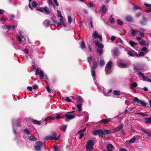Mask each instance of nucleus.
Listing matches in <instances>:
<instances>
[{
  "label": "nucleus",
  "mask_w": 151,
  "mask_h": 151,
  "mask_svg": "<svg viewBox=\"0 0 151 151\" xmlns=\"http://www.w3.org/2000/svg\"><path fill=\"white\" fill-rule=\"evenodd\" d=\"M61 118L60 115L58 114H55L52 115L48 116L46 118H42V119L43 121L50 120H51L55 119H58Z\"/></svg>",
  "instance_id": "1"
},
{
  "label": "nucleus",
  "mask_w": 151,
  "mask_h": 151,
  "mask_svg": "<svg viewBox=\"0 0 151 151\" xmlns=\"http://www.w3.org/2000/svg\"><path fill=\"white\" fill-rule=\"evenodd\" d=\"M94 142L93 140H88L86 145V149L87 151H92Z\"/></svg>",
  "instance_id": "2"
},
{
  "label": "nucleus",
  "mask_w": 151,
  "mask_h": 151,
  "mask_svg": "<svg viewBox=\"0 0 151 151\" xmlns=\"http://www.w3.org/2000/svg\"><path fill=\"white\" fill-rule=\"evenodd\" d=\"M74 112V111H73L71 112H69L68 114H65L64 116L66 122H68L70 120L72 119L75 117L74 114L70 113L71 112L73 113Z\"/></svg>",
  "instance_id": "3"
},
{
  "label": "nucleus",
  "mask_w": 151,
  "mask_h": 151,
  "mask_svg": "<svg viewBox=\"0 0 151 151\" xmlns=\"http://www.w3.org/2000/svg\"><path fill=\"white\" fill-rule=\"evenodd\" d=\"M43 146L42 142L41 141L36 142L34 147V148L36 151H39Z\"/></svg>",
  "instance_id": "4"
},
{
  "label": "nucleus",
  "mask_w": 151,
  "mask_h": 151,
  "mask_svg": "<svg viewBox=\"0 0 151 151\" xmlns=\"http://www.w3.org/2000/svg\"><path fill=\"white\" fill-rule=\"evenodd\" d=\"M148 52V51H147V47L146 46L144 47L140 50L139 54H138V56H139V57L143 56L145 55V54L144 53V52L145 53H147Z\"/></svg>",
  "instance_id": "5"
},
{
  "label": "nucleus",
  "mask_w": 151,
  "mask_h": 151,
  "mask_svg": "<svg viewBox=\"0 0 151 151\" xmlns=\"http://www.w3.org/2000/svg\"><path fill=\"white\" fill-rule=\"evenodd\" d=\"M86 131V128H84L82 129H81L79 130L77 133V134L79 135V139H81L82 138L84 135V133Z\"/></svg>",
  "instance_id": "6"
},
{
  "label": "nucleus",
  "mask_w": 151,
  "mask_h": 151,
  "mask_svg": "<svg viewBox=\"0 0 151 151\" xmlns=\"http://www.w3.org/2000/svg\"><path fill=\"white\" fill-rule=\"evenodd\" d=\"M102 129H100L99 130H96L93 131L92 132L93 134L96 135H98L99 137L102 138V134H101Z\"/></svg>",
  "instance_id": "7"
},
{
  "label": "nucleus",
  "mask_w": 151,
  "mask_h": 151,
  "mask_svg": "<svg viewBox=\"0 0 151 151\" xmlns=\"http://www.w3.org/2000/svg\"><path fill=\"white\" fill-rule=\"evenodd\" d=\"M2 26L5 29H6L9 30H12L15 29L17 27V26L15 25H14L13 26H12L10 25H4Z\"/></svg>",
  "instance_id": "8"
},
{
  "label": "nucleus",
  "mask_w": 151,
  "mask_h": 151,
  "mask_svg": "<svg viewBox=\"0 0 151 151\" xmlns=\"http://www.w3.org/2000/svg\"><path fill=\"white\" fill-rule=\"evenodd\" d=\"M127 54L130 56L132 57H134L135 56L137 57H139L138 56V54L133 50H131L130 51L127 52Z\"/></svg>",
  "instance_id": "9"
},
{
  "label": "nucleus",
  "mask_w": 151,
  "mask_h": 151,
  "mask_svg": "<svg viewBox=\"0 0 151 151\" xmlns=\"http://www.w3.org/2000/svg\"><path fill=\"white\" fill-rule=\"evenodd\" d=\"M35 75L38 76L39 74L41 78H42L44 76V74L43 71L41 70L39 72V69H37L35 73Z\"/></svg>",
  "instance_id": "10"
},
{
  "label": "nucleus",
  "mask_w": 151,
  "mask_h": 151,
  "mask_svg": "<svg viewBox=\"0 0 151 151\" xmlns=\"http://www.w3.org/2000/svg\"><path fill=\"white\" fill-rule=\"evenodd\" d=\"M93 37L94 38L96 39L97 38H98L101 41L102 40V37L101 35H99L97 31H95L93 32Z\"/></svg>",
  "instance_id": "11"
},
{
  "label": "nucleus",
  "mask_w": 151,
  "mask_h": 151,
  "mask_svg": "<svg viewBox=\"0 0 151 151\" xmlns=\"http://www.w3.org/2000/svg\"><path fill=\"white\" fill-rule=\"evenodd\" d=\"M130 34L132 36H134L138 34V31L137 29L131 28Z\"/></svg>",
  "instance_id": "12"
},
{
  "label": "nucleus",
  "mask_w": 151,
  "mask_h": 151,
  "mask_svg": "<svg viewBox=\"0 0 151 151\" xmlns=\"http://www.w3.org/2000/svg\"><path fill=\"white\" fill-rule=\"evenodd\" d=\"M139 43L142 46L148 47L149 46V43L146 41L145 40H142L139 42Z\"/></svg>",
  "instance_id": "13"
},
{
  "label": "nucleus",
  "mask_w": 151,
  "mask_h": 151,
  "mask_svg": "<svg viewBox=\"0 0 151 151\" xmlns=\"http://www.w3.org/2000/svg\"><path fill=\"white\" fill-rule=\"evenodd\" d=\"M103 88V94L106 96H108L109 95V94L111 93L112 90L111 89H110L109 91H106V90L105 89Z\"/></svg>",
  "instance_id": "14"
},
{
  "label": "nucleus",
  "mask_w": 151,
  "mask_h": 151,
  "mask_svg": "<svg viewBox=\"0 0 151 151\" xmlns=\"http://www.w3.org/2000/svg\"><path fill=\"white\" fill-rule=\"evenodd\" d=\"M145 29L143 28H140L139 29L138 31V33L139 35L141 37H144V32L145 31Z\"/></svg>",
  "instance_id": "15"
},
{
  "label": "nucleus",
  "mask_w": 151,
  "mask_h": 151,
  "mask_svg": "<svg viewBox=\"0 0 151 151\" xmlns=\"http://www.w3.org/2000/svg\"><path fill=\"white\" fill-rule=\"evenodd\" d=\"M91 75L92 76L93 78V79H94V82L95 84L98 86V84L97 83V81L96 80V77L95 76V72L94 70H91Z\"/></svg>",
  "instance_id": "16"
},
{
  "label": "nucleus",
  "mask_w": 151,
  "mask_h": 151,
  "mask_svg": "<svg viewBox=\"0 0 151 151\" xmlns=\"http://www.w3.org/2000/svg\"><path fill=\"white\" fill-rule=\"evenodd\" d=\"M98 64L95 62L93 63L92 65H90V67L92 70H94L96 69L98 67Z\"/></svg>",
  "instance_id": "17"
},
{
  "label": "nucleus",
  "mask_w": 151,
  "mask_h": 151,
  "mask_svg": "<svg viewBox=\"0 0 151 151\" xmlns=\"http://www.w3.org/2000/svg\"><path fill=\"white\" fill-rule=\"evenodd\" d=\"M56 134L55 132L53 131L51 132V136L53 139V140H57L59 138V136L58 137H56Z\"/></svg>",
  "instance_id": "18"
},
{
  "label": "nucleus",
  "mask_w": 151,
  "mask_h": 151,
  "mask_svg": "<svg viewBox=\"0 0 151 151\" xmlns=\"http://www.w3.org/2000/svg\"><path fill=\"white\" fill-rule=\"evenodd\" d=\"M134 68L135 70L141 71L143 69V67L140 65H138L134 66Z\"/></svg>",
  "instance_id": "19"
},
{
  "label": "nucleus",
  "mask_w": 151,
  "mask_h": 151,
  "mask_svg": "<svg viewBox=\"0 0 151 151\" xmlns=\"http://www.w3.org/2000/svg\"><path fill=\"white\" fill-rule=\"evenodd\" d=\"M123 127V125L122 124H121L120 125L118 126L117 127L115 128L114 129V132H117L120 131L122 129Z\"/></svg>",
  "instance_id": "20"
},
{
  "label": "nucleus",
  "mask_w": 151,
  "mask_h": 151,
  "mask_svg": "<svg viewBox=\"0 0 151 151\" xmlns=\"http://www.w3.org/2000/svg\"><path fill=\"white\" fill-rule=\"evenodd\" d=\"M107 151H111L114 149L113 146L111 144H108L107 145Z\"/></svg>",
  "instance_id": "21"
},
{
  "label": "nucleus",
  "mask_w": 151,
  "mask_h": 151,
  "mask_svg": "<svg viewBox=\"0 0 151 151\" xmlns=\"http://www.w3.org/2000/svg\"><path fill=\"white\" fill-rule=\"evenodd\" d=\"M95 44L99 48V49L103 48L104 47L103 45L100 43L99 41H96L95 42Z\"/></svg>",
  "instance_id": "22"
},
{
  "label": "nucleus",
  "mask_w": 151,
  "mask_h": 151,
  "mask_svg": "<svg viewBox=\"0 0 151 151\" xmlns=\"http://www.w3.org/2000/svg\"><path fill=\"white\" fill-rule=\"evenodd\" d=\"M129 44L132 47L135 49H136V47L137 45V44L136 43L132 41H130Z\"/></svg>",
  "instance_id": "23"
},
{
  "label": "nucleus",
  "mask_w": 151,
  "mask_h": 151,
  "mask_svg": "<svg viewBox=\"0 0 151 151\" xmlns=\"http://www.w3.org/2000/svg\"><path fill=\"white\" fill-rule=\"evenodd\" d=\"M19 36H18L17 38H18V41L19 42H22V39L24 40L25 38H24V37L22 35L21 33V32L19 31Z\"/></svg>",
  "instance_id": "24"
},
{
  "label": "nucleus",
  "mask_w": 151,
  "mask_h": 151,
  "mask_svg": "<svg viewBox=\"0 0 151 151\" xmlns=\"http://www.w3.org/2000/svg\"><path fill=\"white\" fill-rule=\"evenodd\" d=\"M111 133V131L109 130L104 129L103 130L102 129L101 134H102V138L103 137L104 134H106Z\"/></svg>",
  "instance_id": "25"
},
{
  "label": "nucleus",
  "mask_w": 151,
  "mask_h": 151,
  "mask_svg": "<svg viewBox=\"0 0 151 151\" xmlns=\"http://www.w3.org/2000/svg\"><path fill=\"white\" fill-rule=\"evenodd\" d=\"M117 63L118 65L121 68H125L127 66L126 64L123 63Z\"/></svg>",
  "instance_id": "26"
},
{
  "label": "nucleus",
  "mask_w": 151,
  "mask_h": 151,
  "mask_svg": "<svg viewBox=\"0 0 151 151\" xmlns=\"http://www.w3.org/2000/svg\"><path fill=\"white\" fill-rule=\"evenodd\" d=\"M145 123L147 124H149L151 123V116L146 118L145 119Z\"/></svg>",
  "instance_id": "27"
},
{
  "label": "nucleus",
  "mask_w": 151,
  "mask_h": 151,
  "mask_svg": "<svg viewBox=\"0 0 151 151\" xmlns=\"http://www.w3.org/2000/svg\"><path fill=\"white\" fill-rule=\"evenodd\" d=\"M43 24L46 27H47L49 26L50 24V22L49 20L46 19L44 21Z\"/></svg>",
  "instance_id": "28"
},
{
  "label": "nucleus",
  "mask_w": 151,
  "mask_h": 151,
  "mask_svg": "<svg viewBox=\"0 0 151 151\" xmlns=\"http://www.w3.org/2000/svg\"><path fill=\"white\" fill-rule=\"evenodd\" d=\"M126 19L127 21L129 22H132L133 21L132 17L129 15H128L126 17Z\"/></svg>",
  "instance_id": "29"
},
{
  "label": "nucleus",
  "mask_w": 151,
  "mask_h": 151,
  "mask_svg": "<svg viewBox=\"0 0 151 151\" xmlns=\"http://www.w3.org/2000/svg\"><path fill=\"white\" fill-rule=\"evenodd\" d=\"M147 21V19L144 17H143L142 20L140 22V24L142 25H145Z\"/></svg>",
  "instance_id": "30"
},
{
  "label": "nucleus",
  "mask_w": 151,
  "mask_h": 151,
  "mask_svg": "<svg viewBox=\"0 0 151 151\" xmlns=\"http://www.w3.org/2000/svg\"><path fill=\"white\" fill-rule=\"evenodd\" d=\"M137 83L136 82H134L130 86V88L131 89H132L133 88H136L137 86Z\"/></svg>",
  "instance_id": "31"
},
{
  "label": "nucleus",
  "mask_w": 151,
  "mask_h": 151,
  "mask_svg": "<svg viewBox=\"0 0 151 151\" xmlns=\"http://www.w3.org/2000/svg\"><path fill=\"white\" fill-rule=\"evenodd\" d=\"M81 116H84L86 118L88 119V114L87 112H84L82 113L81 114ZM78 116H80V115Z\"/></svg>",
  "instance_id": "32"
},
{
  "label": "nucleus",
  "mask_w": 151,
  "mask_h": 151,
  "mask_svg": "<svg viewBox=\"0 0 151 151\" xmlns=\"http://www.w3.org/2000/svg\"><path fill=\"white\" fill-rule=\"evenodd\" d=\"M82 103L78 104L77 105V107L78 109V111L79 112H81L82 111Z\"/></svg>",
  "instance_id": "33"
},
{
  "label": "nucleus",
  "mask_w": 151,
  "mask_h": 151,
  "mask_svg": "<svg viewBox=\"0 0 151 151\" xmlns=\"http://www.w3.org/2000/svg\"><path fill=\"white\" fill-rule=\"evenodd\" d=\"M23 132L26 134L27 135H29L31 133L30 131L27 128H26L22 130Z\"/></svg>",
  "instance_id": "34"
},
{
  "label": "nucleus",
  "mask_w": 151,
  "mask_h": 151,
  "mask_svg": "<svg viewBox=\"0 0 151 151\" xmlns=\"http://www.w3.org/2000/svg\"><path fill=\"white\" fill-rule=\"evenodd\" d=\"M112 63L110 61L108 62L106 64L105 68L110 69Z\"/></svg>",
  "instance_id": "35"
},
{
  "label": "nucleus",
  "mask_w": 151,
  "mask_h": 151,
  "mask_svg": "<svg viewBox=\"0 0 151 151\" xmlns=\"http://www.w3.org/2000/svg\"><path fill=\"white\" fill-rule=\"evenodd\" d=\"M101 10L102 12L103 13H106L107 11V9L105 5L102 6Z\"/></svg>",
  "instance_id": "36"
},
{
  "label": "nucleus",
  "mask_w": 151,
  "mask_h": 151,
  "mask_svg": "<svg viewBox=\"0 0 151 151\" xmlns=\"http://www.w3.org/2000/svg\"><path fill=\"white\" fill-rule=\"evenodd\" d=\"M44 140H53L51 136L48 135L45 136L44 138Z\"/></svg>",
  "instance_id": "37"
},
{
  "label": "nucleus",
  "mask_w": 151,
  "mask_h": 151,
  "mask_svg": "<svg viewBox=\"0 0 151 151\" xmlns=\"http://www.w3.org/2000/svg\"><path fill=\"white\" fill-rule=\"evenodd\" d=\"M113 54L115 56L119 54V50L117 48H115L113 50Z\"/></svg>",
  "instance_id": "38"
},
{
  "label": "nucleus",
  "mask_w": 151,
  "mask_h": 151,
  "mask_svg": "<svg viewBox=\"0 0 151 151\" xmlns=\"http://www.w3.org/2000/svg\"><path fill=\"white\" fill-rule=\"evenodd\" d=\"M29 139L30 141H34L36 140V138L34 136L31 135L29 137Z\"/></svg>",
  "instance_id": "39"
},
{
  "label": "nucleus",
  "mask_w": 151,
  "mask_h": 151,
  "mask_svg": "<svg viewBox=\"0 0 151 151\" xmlns=\"http://www.w3.org/2000/svg\"><path fill=\"white\" fill-rule=\"evenodd\" d=\"M103 48L98 49L96 50L97 52L98 53H99V55H101L103 52Z\"/></svg>",
  "instance_id": "40"
},
{
  "label": "nucleus",
  "mask_w": 151,
  "mask_h": 151,
  "mask_svg": "<svg viewBox=\"0 0 151 151\" xmlns=\"http://www.w3.org/2000/svg\"><path fill=\"white\" fill-rule=\"evenodd\" d=\"M113 93L114 95L116 96L119 95L120 93L121 92L119 91H117L116 90H114L113 91Z\"/></svg>",
  "instance_id": "41"
},
{
  "label": "nucleus",
  "mask_w": 151,
  "mask_h": 151,
  "mask_svg": "<svg viewBox=\"0 0 151 151\" xmlns=\"http://www.w3.org/2000/svg\"><path fill=\"white\" fill-rule=\"evenodd\" d=\"M86 46L85 45V43L83 42V41H82L81 43V48L83 49L84 48H86Z\"/></svg>",
  "instance_id": "42"
},
{
  "label": "nucleus",
  "mask_w": 151,
  "mask_h": 151,
  "mask_svg": "<svg viewBox=\"0 0 151 151\" xmlns=\"http://www.w3.org/2000/svg\"><path fill=\"white\" fill-rule=\"evenodd\" d=\"M45 13L49 14L50 13V11L48 8L45 7L43 8V10Z\"/></svg>",
  "instance_id": "43"
},
{
  "label": "nucleus",
  "mask_w": 151,
  "mask_h": 151,
  "mask_svg": "<svg viewBox=\"0 0 151 151\" xmlns=\"http://www.w3.org/2000/svg\"><path fill=\"white\" fill-rule=\"evenodd\" d=\"M136 138L133 137L129 140V142L130 143H133L136 141Z\"/></svg>",
  "instance_id": "44"
},
{
  "label": "nucleus",
  "mask_w": 151,
  "mask_h": 151,
  "mask_svg": "<svg viewBox=\"0 0 151 151\" xmlns=\"http://www.w3.org/2000/svg\"><path fill=\"white\" fill-rule=\"evenodd\" d=\"M109 20L111 23H114L115 22L114 18L112 17V15H111L110 17Z\"/></svg>",
  "instance_id": "45"
},
{
  "label": "nucleus",
  "mask_w": 151,
  "mask_h": 151,
  "mask_svg": "<svg viewBox=\"0 0 151 151\" xmlns=\"http://www.w3.org/2000/svg\"><path fill=\"white\" fill-rule=\"evenodd\" d=\"M32 5L33 7H36L38 4L35 1H33L32 3Z\"/></svg>",
  "instance_id": "46"
},
{
  "label": "nucleus",
  "mask_w": 151,
  "mask_h": 151,
  "mask_svg": "<svg viewBox=\"0 0 151 151\" xmlns=\"http://www.w3.org/2000/svg\"><path fill=\"white\" fill-rule=\"evenodd\" d=\"M109 68H105V71L106 74H109L111 72V70Z\"/></svg>",
  "instance_id": "47"
},
{
  "label": "nucleus",
  "mask_w": 151,
  "mask_h": 151,
  "mask_svg": "<svg viewBox=\"0 0 151 151\" xmlns=\"http://www.w3.org/2000/svg\"><path fill=\"white\" fill-rule=\"evenodd\" d=\"M35 124H36L38 125L41 124V122L40 121H37L36 120H33L32 121Z\"/></svg>",
  "instance_id": "48"
},
{
  "label": "nucleus",
  "mask_w": 151,
  "mask_h": 151,
  "mask_svg": "<svg viewBox=\"0 0 151 151\" xmlns=\"http://www.w3.org/2000/svg\"><path fill=\"white\" fill-rule=\"evenodd\" d=\"M99 64L101 66H104L105 64L104 61L103 60H101L100 61Z\"/></svg>",
  "instance_id": "49"
},
{
  "label": "nucleus",
  "mask_w": 151,
  "mask_h": 151,
  "mask_svg": "<svg viewBox=\"0 0 151 151\" xmlns=\"http://www.w3.org/2000/svg\"><path fill=\"white\" fill-rule=\"evenodd\" d=\"M67 127V125H65L62 126L61 128V129L63 132H65L66 130Z\"/></svg>",
  "instance_id": "50"
},
{
  "label": "nucleus",
  "mask_w": 151,
  "mask_h": 151,
  "mask_svg": "<svg viewBox=\"0 0 151 151\" xmlns=\"http://www.w3.org/2000/svg\"><path fill=\"white\" fill-rule=\"evenodd\" d=\"M147 77H148L144 76H143V77L142 78L143 80L145 81L149 82V80H150V79L148 78Z\"/></svg>",
  "instance_id": "51"
},
{
  "label": "nucleus",
  "mask_w": 151,
  "mask_h": 151,
  "mask_svg": "<svg viewBox=\"0 0 151 151\" xmlns=\"http://www.w3.org/2000/svg\"><path fill=\"white\" fill-rule=\"evenodd\" d=\"M92 60V58L90 56L88 57L87 60L90 65L91 64Z\"/></svg>",
  "instance_id": "52"
},
{
  "label": "nucleus",
  "mask_w": 151,
  "mask_h": 151,
  "mask_svg": "<svg viewBox=\"0 0 151 151\" xmlns=\"http://www.w3.org/2000/svg\"><path fill=\"white\" fill-rule=\"evenodd\" d=\"M139 103L141 105L144 106H146L147 104L142 100H141Z\"/></svg>",
  "instance_id": "53"
},
{
  "label": "nucleus",
  "mask_w": 151,
  "mask_h": 151,
  "mask_svg": "<svg viewBox=\"0 0 151 151\" xmlns=\"http://www.w3.org/2000/svg\"><path fill=\"white\" fill-rule=\"evenodd\" d=\"M117 23L119 25H122L123 24V22L121 20L118 19L117 20Z\"/></svg>",
  "instance_id": "54"
},
{
  "label": "nucleus",
  "mask_w": 151,
  "mask_h": 151,
  "mask_svg": "<svg viewBox=\"0 0 151 151\" xmlns=\"http://www.w3.org/2000/svg\"><path fill=\"white\" fill-rule=\"evenodd\" d=\"M49 4L51 6L54 7V8L55 9V6L53 4L52 1H49L48 2Z\"/></svg>",
  "instance_id": "55"
},
{
  "label": "nucleus",
  "mask_w": 151,
  "mask_h": 151,
  "mask_svg": "<svg viewBox=\"0 0 151 151\" xmlns=\"http://www.w3.org/2000/svg\"><path fill=\"white\" fill-rule=\"evenodd\" d=\"M140 6L138 5H134L133 7V9L134 10H137L139 9Z\"/></svg>",
  "instance_id": "56"
},
{
  "label": "nucleus",
  "mask_w": 151,
  "mask_h": 151,
  "mask_svg": "<svg viewBox=\"0 0 151 151\" xmlns=\"http://www.w3.org/2000/svg\"><path fill=\"white\" fill-rule=\"evenodd\" d=\"M77 98L78 99V101H80L81 102H82L83 100V99L82 97L80 96H78V97Z\"/></svg>",
  "instance_id": "57"
},
{
  "label": "nucleus",
  "mask_w": 151,
  "mask_h": 151,
  "mask_svg": "<svg viewBox=\"0 0 151 151\" xmlns=\"http://www.w3.org/2000/svg\"><path fill=\"white\" fill-rule=\"evenodd\" d=\"M68 22L70 24L71 23V17L70 16H68Z\"/></svg>",
  "instance_id": "58"
},
{
  "label": "nucleus",
  "mask_w": 151,
  "mask_h": 151,
  "mask_svg": "<svg viewBox=\"0 0 151 151\" xmlns=\"http://www.w3.org/2000/svg\"><path fill=\"white\" fill-rule=\"evenodd\" d=\"M137 114H140L142 116H148V115L147 114H145L142 113V112H139V113H137Z\"/></svg>",
  "instance_id": "59"
},
{
  "label": "nucleus",
  "mask_w": 151,
  "mask_h": 151,
  "mask_svg": "<svg viewBox=\"0 0 151 151\" xmlns=\"http://www.w3.org/2000/svg\"><path fill=\"white\" fill-rule=\"evenodd\" d=\"M134 101L137 103H139L141 100H139V99L137 97H135L134 100Z\"/></svg>",
  "instance_id": "60"
},
{
  "label": "nucleus",
  "mask_w": 151,
  "mask_h": 151,
  "mask_svg": "<svg viewBox=\"0 0 151 151\" xmlns=\"http://www.w3.org/2000/svg\"><path fill=\"white\" fill-rule=\"evenodd\" d=\"M65 101H66L68 102H71L72 101L69 98V97H67L66 98H65Z\"/></svg>",
  "instance_id": "61"
},
{
  "label": "nucleus",
  "mask_w": 151,
  "mask_h": 151,
  "mask_svg": "<svg viewBox=\"0 0 151 151\" xmlns=\"http://www.w3.org/2000/svg\"><path fill=\"white\" fill-rule=\"evenodd\" d=\"M137 74L139 76H141V77H142V78H143V76H144V74L143 73H141V72H138V73H137Z\"/></svg>",
  "instance_id": "62"
},
{
  "label": "nucleus",
  "mask_w": 151,
  "mask_h": 151,
  "mask_svg": "<svg viewBox=\"0 0 151 151\" xmlns=\"http://www.w3.org/2000/svg\"><path fill=\"white\" fill-rule=\"evenodd\" d=\"M60 150V148L57 147L55 146L54 147V151H59Z\"/></svg>",
  "instance_id": "63"
},
{
  "label": "nucleus",
  "mask_w": 151,
  "mask_h": 151,
  "mask_svg": "<svg viewBox=\"0 0 151 151\" xmlns=\"http://www.w3.org/2000/svg\"><path fill=\"white\" fill-rule=\"evenodd\" d=\"M23 51L25 52L27 54H28L29 52V50L27 49H25Z\"/></svg>",
  "instance_id": "64"
}]
</instances>
